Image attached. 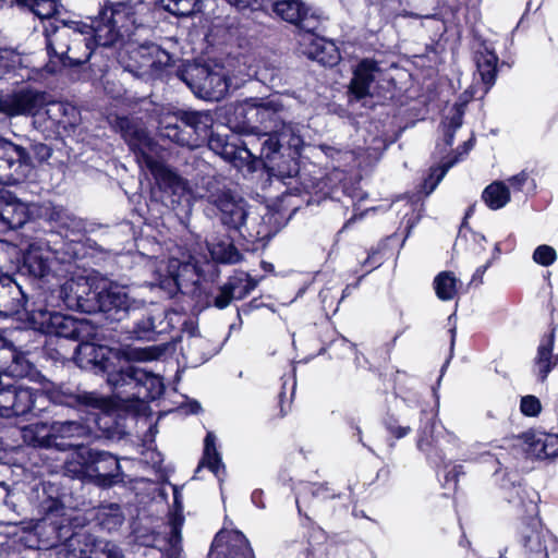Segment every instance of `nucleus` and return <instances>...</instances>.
Returning <instances> with one entry per match:
<instances>
[{
	"instance_id": "1",
	"label": "nucleus",
	"mask_w": 558,
	"mask_h": 558,
	"mask_svg": "<svg viewBox=\"0 0 558 558\" xmlns=\"http://www.w3.org/2000/svg\"><path fill=\"white\" fill-rule=\"evenodd\" d=\"M133 16L129 2L105 0L96 15L81 20H54L44 25L46 50L49 58H58L62 65L70 60L71 34L82 36L89 58L97 48H110L123 38L122 28Z\"/></svg>"
},
{
	"instance_id": "2",
	"label": "nucleus",
	"mask_w": 558,
	"mask_h": 558,
	"mask_svg": "<svg viewBox=\"0 0 558 558\" xmlns=\"http://www.w3.org/2000/svg\"><path fill=\"white\" fill-rule=\"evenodd\" d=\"M280 101L254 98L253 135L259 141L258 161L269 175L293 178L300 171L305 142L299 125L286 122Z\"/></svg>"
},
{
	"instance_id": "3",
	"label": "nucleus",
	"mask_w": 558,
	"mask_h": 558,
	"mask_svg": "<svg viewBox=\"0 0 558 558\" xmlns=\"http://www.w3.org/2000/svg\"><path fill=\"white\" fill-rule=\"evenodd\" d=\"M142 351L130 347H110L88 340L77 344L74 349L73 360L75 364L95 375L106 377L107 384L113 388L117 386L124 366L129 362L144 361Z\"/></svg>"
},
{
	"instance_id": "4",
	"label": "nucleus",
	"mask_w": 558,
	"mask_h": 558,
	"mask_svg": "<svg viewBox=\"0 0 558 558\" xmlns=\"http://www.w3.org/2000/svg\"><path fill=\"white\" fill-rule=\"evenodd\" d=\"M66 471L101 489L123 485L124 473L117 456L88 446H75Z\"/></svg>"
},
{
	"instance_id": "5",
	"label": "nucleus",
	"mask_w": 558,
	"mask_h": 558,
	"mask_svg": "<svg viewBox=\"0 0 558 558\" xmlns=\"http://www.w3.org/2000/svg\"><path fill=\"white\" fill-rule=\"evenodd\" d=\"M28 323L35 330L82 344L97 337V327L86 318L50 311L46 305L34 307L28 312Z\"/></svg>"
},
{
	"instance_id": "6",
	"label": "nucleus",
	"mask_w": 558,
	"mask_h": 558,
	"mask_svg": "<svg viewBox=\"0 0 558 558\" xmlns=\"http://www.w3.org/2000/svg\"><path fill=\"white\" fill-rule=\"evenodd\" d=\"M40 384L41 403L46 408L48 403H52L78 411L98 410L105 416L104 418H111V413L116 409V401L111 397L101 396L96 391L72 389L64 384H54L46 377Z\"/></svg>"
},
{
	"instance_id": "7",
	"label": "nucleus",
	"mask_w": 558,
	"mask_h": 558,
	"mask_svg": "<svg viewBox=\"0 0 558 558\" xmlns=\"http://www.w3.org/2000/svg\"><path fill=\"white\" fill-rule=\"evenodd\" d=\"M3 259L11 264V269L32 279L45 280L51 274L50 258L43 244L33 239L0 240Z\"/></svg>"
},
{
	"instance_id": "8",
	"label": "nucleus",
	"mask_w": 558,
	"mask_h": 558,
	"mask_svg": "<svg viewBox=\"0 0 558 558\" xmlns=\"http://www.w3.org/2000/svg\"><path fill=\"white\" fill-rule=\"evenodd\" d=\"M155 185L154 197L163 206L179 214H185L192 206V191L187 180L161 161H147Z\"/></svg>"
},
{
	"instance_id": "9",
	"label": "nucleus",
	"mask_w": 558,
	"mask_h": 558,
	"mask_svg": "<svg viewBox=\"0 0 558 558\" xmlns=\"http://www.w3.org/2000/svg\"><path fill=\"white\" fill-rule=\"evenodd\" d=\"M518 497L519 521L514 529V539L521 555L523 558H549L538 505L533 500L525 501L519 493Z\"/></svg>"
},
{
	"instance_id": "10",
	"label": "nucleus",
	"mask_w": 558,
	"mask_h": 558,
	"mask_svg": "<svg viewBox=\"0 0 558 558\" xmlns=\"http://www.w3.org/2000/svg\"><path fill=\"white\" fill-rule=\"evenodd\" d=\"M45 410L40 389L23 386L15 380L4 381L0 387V417L39 415Z\"/></svg>"
},
{
	"instance_id": "11",
	"label": "nucleus",
	"mask_w": 558,
	"mask_h": 558,
	"mask_svg": "<svg viewBox=\"0 0 558 558\" xmlns=\"http://www.w3.org/2000/svg\"><path fill=\"white\" fill-rule=\"evenodd\" d=\"M105 277L87 276L72 279L61 286L59 296L66 308L86 314H96L101 299Z\"/></svg>"
},
{
	"instance_id": "12",
	"label": "nucleus",
	"mask_w": 558,
	"mask_h": 558,
	"mask_svg": "<svg viewBox=\"0 0 558 558\" xmlns=\"http://www.w3.org/2000/svg\"><path fill=\"white\" fill-rule=\"evenodd\" d=\"M205 145L238 168H243L248 165L250 159L254 162L257 158L241 136L234 134L227 125H214L205 137Z\"/></svg>"
},
{
	"instance_id": "13",
	"label": "nucleus",
	"mask_w": 558,
	"mask_h": 558,
	"mask_svg": "<svg viewBox=\"0 0 558 558\" xmlns=\"http://www.w3.org/2000/svg\"><path fill=\"white\" fill-rule=\"evenodd\" d=\"M46 104V92L25 85L0 94V114L7 118L35 117Z\"/></svg>"
},
{
	"instance_id": "14",
	"label": "nucleus",
	"mask_w": 558,
	"mask_h": 558,
	"mask_svg": "<svg viewBox=\"0 0 558 558\" xmlns=\"http://www.w3.org/2000/svg\"><path fill=\"white\" fill-rule=\"evenodd\" d=\"M63 547L65 558H123L122 550L113 542L87 532H73Z\"/></svg>"
},
{
	"instance_id": "15",
	"label": "nucleus",
	"mask_w": 558,
	"mask_h": 558,
	"mask_svg": "<svg viewBox=\"0 0 558 558\" xmlns=\"http://www.w3.org/2000/svg\"><path fill=\"white\" fill-rule=\"evenodd\" d=\"M32 167L28 150L13 142L0 138V183L16 184L26 175V169Z\"/></svg>"
},
{
	"instance_id": "16",
	"label": "nucleus",
	"mask_w": 558,
	"mask_h": 558,
	"mask_svg": "<svg viewBox=\"0 0 558 558\" xmlns=\"http://www.w3.org/2000/svg\"><path fill=\"white\" fill-rule=\"evenodd\" d=\"M274 14L311 36H314L320 23L318 12L303 0H275Z\"/></svg>"
},
{
	"instance_id": "17",
	"label": "nucleus",
	"mask_w": 558,
	"mask_h": 558,
	"mask_svg": "<svg viewBox=\"0 0 558 558\" xmlns=\"http://www.w3.org/2000/svg\"><path fill=\"white\" fill-rule=\"evenodd\" d=\"M208 202L219 211V218L228 229L239 231L245 225L248 210L247 203L242 197H236L230 189L209 191Z\"/></svg>"
},
{
	"instance_id": "18",
	"label": "nucleus",
	"mask_w": 558,
	"mask_h": 558,
	"mask_svg": "<svg viewBox=\"0 0 558 558\" xmlns=\"http://www.w3.org/2000/svg\"><path fill=\"white\" fill-rule=\"evenodd\" d=\"M208 558H256L248 538L240 530L221 529L211 542Z\"/></svg>"
},
{
	"instance_id": "19",
	"label": "nucleus",
	"mask_w": 558,
	"mask_h": 558,
	"mask_svg": "<svg viewBox=\"0 0 558 558\" xmlns=\"http://www.w3.org/2000/svg\"><path fill=\"white\" fill-rule=\"evenodd\" d=\"M198 113L199 111L182 109L162 112L158 119V135L182 147L184 144L193 143L192 135L185 136L184 130H190L192 123L197 122Z\"/></svg>"
},
{
	"instance_id": "20",
	"label": "nucleus",
	"mask_w": 558,
	"mask_h": 558,
	"mask_svg": "<svg viewBox=\"0 0 558 558\" xmlns=\"http://www.w3.org/2000/svg\"><path fill=\"white\" fill-rule=\"evenodd\" d=\"M109 123L111 129L121 135L132 153L151 160L148 151L153 149L154 141L144 128L128 116L110 117Z\"/></svg>"
},
{
	"instance_id": "21",
	"label": "nucleus",
	"mask_w": 558,
	"mask_h": 558,
	"mask_svg": "<svg viewBox=\"0 0 558 558\" xmlns=\"http://www.w3.org/2000/svg\"><path fill=\"white\" fill-rule=\"evenodd\" d=\"M129 62L125 69L138 72L145 69L162 70L173 64L172 56L154 43H145L126 51Z\"/></svg>"
},
{
	"instance_id": "22",
	"label": "nucleus",
	"mask_w": 558,
	"mask_h": 558,
	"mask_svg": "<svg viewBox=\"0 0 558 558\" xmlns=\"http://www.w3.org/2000/svg\"><path fill=\"white\" fill-rule=\"evenodd\" d=\"M96 313H102L106 319L120 322L128 316L132 300L124 288L105 278Z\"/></svg>"
},
{
	"instance_id": "23",
	"label": "nucleus",
	"mask_w": 558,
	"mask_h": 558,
	"mask_svg": "<svg viewBox=\"0 0 558 558\" xmlns=\"http://www.w3.org/2000/svg\"><path fill=\"white\" fill-rule=\"evenodd\" d=\"M31 216L28 205L17 198L13 192L0 191V233L23 228Z\"/></svg>"
},
{
	"instance_id": "24",
	"label": "nucleus",
	"mask_w": 558,
	"mask_h": 558,
	"mask_svg": "<svg viewBox=\"0 0 558 558\" xmlns=\"http://www.w3.org/2000/svg\"><path fill=\"white\" fill-rule=\"evenodd\" d=\"M379 73H381V69L377 60L374 58L361 59L353 68L349 94L356 100L368 97L371 87Z\"/></svg>"
},
{
	"instance_id": "25",
	"label": "nucleus",
	"mask_w": 558,
	"mask_h": 558,
	"mask_svg": "<svg viewBox=\"0 0 558 558\" xmlns=\"http://www.w3.org/2000/svg\"><path fill=\"white\" fill-rule=\"evenodd\" d=\"M23 441L33 448L50 449L57 448L64 450L66 448L75 447L71 441L56 442V435L53 433V424L51 422L37 421L31 423L21 429Z\"/></svg>"
},
{
	"instance_id": "26",
	"label": "nucleus",
	"mask_w": 558,
	"mask_h": 558,
	"mask_svg": "<svg viewBox=\"0 0 558 558\" xmlns=\"http://www.w3.org/2000/svg\"><path fill=\"white\" fill-rule=\"evenodd\" d=\"M38 216L62 236L69 238L78 233L82 229V221L70 213L64 206L51 202L43 204L38 209Z\"/></svg>"
},
{
	"instance_id": "27",
	"label": "nucleus",
	"mask_w": 558,
	"mask_h": 558,
	"mask_svg": "<svg viewBox=\"0 0 558 558\" xmlns=\"http://www.w3.org/2000/svg\"><path fill=\"white\" fill-rule=\"evenodd\" d=\"M193 72H196L197 75H202L199 87L205 89L210 97L220 98L228 92L229 78L226 75L214 71L206 64H195L187 69L179 70L178 75L183 82L191 85L186 75Z\"/></svg>"
},
{
	"instance_id": "28",
	"label": "nucleus",
	"mask_w": 558,
	"mask_h": 558,
	"mask_svg": "<svg viewBox=\"0 0 558 558\" xmlns=\"http://www.w3.org/2000/svg\"><path fill=\"white\" fill-rule=\"evenodd\" d=\"M121 374V379L117 383V386H113V393L125 400H136L141 401V393L146 387L147 380L142 376V374H148L149 372L133 364V362H129Z\"/></svg>"
},
{
	"instance_id": "29",
	"label": "nucleus",
	"mask_w": 558,
	"mask_h": 558,
	"mask_svg": "<svg viewBox=\"0 0 558 558\" xmlns=\"http://www.w3.org/2000/svg\"><path fill=\"white\" fill-rule=\"evenodd\" d=\"M556 329L557 327L551 322L548 331L543 335L537 347L534 365L537 368L536 376L541 383H544L547 379L550 372L558 364V354L554 355L553 353L556 339Z\"/></svg>"
},
{
	"instance_id": "30",
	"label": "nucleus",
	"mask_w": 558,
	"mask_h": 558,
	"mask_svg": "<svg viewBox=\"0 0 558 558\" xmlns=\"http://www.w3.org/2000/svg\"><path fill=\"white\" fill-rule=\"evenodd\" d=\"M254 98L245 99L231 106L227 111V126L234 134L253 135Z\"/></svg>"
},
{
	"instance_id": "31",
	"label": "nucleus",
	"mask_w": 558,
	"mask_h": 558,
	"mask_svg": "<svg viewBox=\"0 0 558 558\" xmlns=\"http://www.w3.org/2000/svg\"><path fill=\"white\" fill-rule=\"evenodd\" d=\"M65 494L60 485L54 483L43 484V497L39 500L38 511L46 520L61 518L65 514Z\"/></svg>"
},
{
	"instance_id": "32",
	"label": "nucleus",
	"mask_w": 558,
	"mask_h": 558,
	"mask_svg": "<svg viewBox=\"0 0 558 558\" xmlns=\"http://www.w3.org/2000/svg\"><path fill=\"white\" fill-rule=\"evenodd\" d=\"M303 52L308 59L329 68L337 65L341 59L338 47L319 36L311 37Z\"/></svg>"
},
{
	"instance_id": "33",
	"label": "nucleus",
	"mask_w": 558,
	"mask_h": 558,
	"mask_svg": "<svg viewBox=\"0 0 558 558\" xmlns=\"http://www.w3.org/2000/svg\"><path fill=\"white\" fill-rule=\"evenodd\" d=\"M27 296L20 286H4L0 282V317H10L20 314L22 311L27 313Z\"/></svg>"
},
{
	"instance_id": "34",
	"label": "nucleus",
	"mask_w": 558,
	"mask_h": 558,
	"mask_svg": "<svg viewBox=\"0 0 558 558\" xmlns=\"http://www.w3.org/2000/svg\"><path fill=\"white\" fill-rule=\"evenodd\" d=\"M95 524L102 531H118L125 521L122 506L117 502L100 504L95 508L93 518Z\"/></svg>"
},
{
	"instance_id": "35",
	"label": "nucleus",
	"mask_w": 558,
	"mask_h": 558,
	"mask_svg": "<svg viewBox=\"0 0 558 558\" xmlns=\"http://www.w3.org/2000/svg\"><path fill=\"white\" fill-rule=\"evenodd\" d=\"M209 254L217 264L234 265L242 260L243 255L234 244V240L223 234L217 236L209 246Z\"/></svg>"
},
{
	"instance_id": "36",
	"label": "nucleus",
	"mask_w": 558,
	"mask_h": 558,
	"mask_svg": "<svg viewBox=\"0 0 558 558\" xmlns=\"http://www.w3.org/2000/svg\"><path fill=\"white\" fill-rule=\"evenodd\" d=\"M11 363L4 374L9 381L13 378H29L40 383L45 376L36 368V366L27 359V353L21 349L16 350V354L12 355Z\"/></svg>"
},
{
	"instance_id": "37",
	"label": "nucleus",
	"mask_w": 558,
	"mask_h": 558,
	"mask_svg": "<svg viewBox=\"0 0 558 558\" xmlns=\"http://www.w3.org/2000/svg\"><path fill=\"white\" fill-rule=\"evenodd\" d=\"M498 60L497 53L487 47H484L483 50L477 51L475 54L476 69L482 83L485 85V93H487L496 82Z\"/></svg>"
},
{
	"instance_id": "38",
	"label": "nucleus",
	"mask_w": 558,
	"mask_h": 558,
	"mask_svg": "<svg viewBox=\"0 0 558 558\" xmlns=\"http://www.w3.org/2000/svg\"><path fill=\"white\" fill-rule=\"evenodd\" d=\"M203 468L208 469L218 478L220 477V473H226V466L216 448V437L211 432H208L205 436L203 456L198 462L196 472Z\"/></svg>"
},
{
	"instance_id": "39",
	"label": "nucleus",
	"mask_w": 558,
	"mask_h": 558,
	"mask_svg": "<svg viewBox=\"0 0 558 558\" xmlns=\"http://www.w3.org/2000/svg\"><path fill=\"white\" fill-rule=\"evenodd\" d=\"M460 286L461 281L450 270L438 272L433 280L435 294L444 302L453 300L458 294Z\"/></svg>"
},
{
	"instance_id": "40",
	"label": "nucleus",
	"mask_w": 558,
	"mask_h": 558,
	"mask_svg": "<svg viewBox=\"0 0 558 558\" xmlns=\"http://www.w3.org/2000/svg\"><path fill=\"white\" fill-rule=\"evenodd\" d=\"M482 199L489 209H501L511 199L510 190L505 182L494 181L483 190Z\"/></svg>"
},
{
	"instance_id": "41",
	"label": "nucleus",
	"mask_w": 558,
	"mask_h": 558,
	"mask_svg": "<svg viewBox=\"0 0 558 558\" xmlns=\"http://www.w3.org/2000/svg\"><path fill=\"white\" fill-rule=\"evenodd\" d=\"M10 4L28 10L39 19L49 21L59 13L60 5L58 0H11Z\"/></svg>"
},
{
	"instance_id": "42",
	"label": "nucleus",
	"mask_w": 558,
	"mask_h": 558,
	"mask_svg": "<svg viewBox=\"0 0 558 558\" xmlns=\"http://www.w3.org/2000/svg\"><path fill=\"white\" fill-rule=\"evenodd\" d=\"M260 279H263V277L256 279L246 271L234 270L233 275L228 278L226 284L234 294L235 300H242L257 287Z\"/></svg>"
},
{
	"instance_id": "43",
	"label": "nucleus",
	"mask_w": 558,
	"mask_h": 558,
	"mask_svg": "<svg viewBox=\"0 0 558 558\" xmlns=\"http://www.w3.org/2000/svg\"><path fill=\"white\" fill-rule=\"evenodd\" d=\"M420 425L417 427L416 447H424L427 442L434 441L438 437L435 435L437 412L433 409H422L420 411Z\"/></svg>"
},
{
	"instance_id": "44",
	"label": "nucleus",
	"mask_w": 558,
	"mask_h": 558,
	"mask_svg": "<svg viewBox=\"0 0 558 558\" xmlns=\"http://www.w3.org/2000/svg\"><path fill=\"white\" fill-rule=\"evenodd\" d=\"M197 122L192 123L190 130H184L185 136L192 135L193 143L184 144L185 147L196 148L205 145V137L214 126V118L209 112L199 111Z\"/></svg>"
},
{
	"instance_id": "45",
	"label": "nucleus",
	"mask_w": 558,
	"mask_h": 558,
	"mask_svg": "<svg viewBox=\"0 0 558 558\" xmlns=\"http://www.w3.org/2000/svg\"><path fill=\"white\" fill-rule=\"evenodd\" d=\"M165 11L179 17L192 16L202 11V0H154Z\"/></svg>"
},
{
	"instance_id": "46",
	"label": "nucleus",
	"mask_w": 558,
	"mask_h": 558,
	"mask_svg": "<svg viewBox=\"0 0 558 558\" xmlns=\"http://www.w3.org/2000/svg\"><path fill=\"white\" fill-rule=\"evenodd\" d=\"M463 105L456 104L452 109V114L441 121L445 147H451L453 145L456 133L463 124Z\"/></svg>"
},
{
	"instance_id": "47",
	"label": "nucleus",
	"mask_w": 558,
	"mask_h": 558,
	"mask_svg": "<svg viewBox=\"0 0 558 558\" xmlns=\"http://www.w3.org/2000/svg\"><path fill=\"white\" fill-rule=\"evenodd\" d=\"M389 239L387 236L379 241L376 246H372L367 252L366 258L361 262V267L366 274L372 272L384 264Z\"/></svg>"
},
{
	"instance_id": "48",
	"label": "nucleus",
	"mask_w": 558,
	"mask_h": 558,
	"mask_svg": "<svg viewBox=\"0 0 558 558\" xmlns=\"http://www.w3.org/2000/svg\"><path fill=\"white\" fill-rule=\"evenodd\" d=\"M142 376L147 380L146 387L141 393V401L151 402L159 399L165 392V384L161 376L156 375L151 372L148 374H142Z\"/></svg>"
},
{
	"instance_id": "49",
	"label": "nucleus",
	"mask_w": 558,
	"mask_h": 558,
	"mask_svg": "<svg viewBox=\"0 0 558 558\" xmlns=\"http://www.w3.org/2000/svg\"><path fill=\"white\" fill-rule=\"evenodd\" d=\"M457 163V158L453 159H442L441 163L437 167L430 168V173L427 178L424 179L422 187L424 189L426 194H430L446 173Z\"/></svg>"
},
{
	"instance_id": "50",
	"label": "nucleus",
	"mask_w": 558,
	"mask_h": 558,
	"mask_svg": "<svg viewBox=\"0 0 558 558\" xmlns=\"http://www.w3.org/2000/svg\"><path fill=\"white\" fill-rule=\"evenodd\" d=\"M132 338L143 341H156L159 332L155 328V319L153 316H146L134 323L130 331Z\"/></svg>"
},
{
	"instance_id": "51",
	"label": "nucleus",
	"mask_w": 558,
	"mask_h": 558,
	"mask_svg": "<svg viewBox=\"0 0 558 558\" xmlns=\"http://www.w3.org/2000/svg\"><path fill=\"white\" fill-rule=\"evenodd\" d=\"M420 452H422L427 461V463L433 468H439L445 464L446 453L439 444V439H435L434 441L427 442L424 447H416Z\"/></svg>"
},
{
	"instance_id": "52",
	"label": "nucleus",
	"mask_w": 558,
	"mask_h": 558,
	"mask_svg": "<svg viewBox=\"0 0 558 558\" xmlns=\"http://www.w3.org/2000/svg\"><path fill=\"white\" fill-rule=\"evenodd\" d=\"M56 442L70 441L74 436L80 435L82 425L75 421H52Z\"/></svg>"
},
{
	"instance_id": "53",
	"label": "nucleus",
	"mask_w": 558,
	"mask_h": 558,
	"mask_svg": "<svg viewBox=\"0 0 558 558\" xmlns=\"http://www.w3.org/2000/svg\"><path fill=\"white\" fill-rule=\"evenodd\" d=\"M381 423L386 432L393 439L404 438L412 432L411 426L401 425L399 418L391 412H387L385 414Z\"/></svg>"
},
{
	"instance_id": "54",
	"label": "nucleus",
	"mask_w": 558,
	"mask_h": 558,
	"mask_svg": "<svg viewBox=\"0 0 558 558\" xmlns=\"http://www.w3.org/2000/svg\"><path fill=\"white\" fill-rule=\"evenodd\" d=\"M519 439L522 440L524 451L529 457H534L535 459L543 460V451L541 450V433L536 434L532 430L525 432L519 436Z\"/></svg>"
},
{
	"instance_id": "55",
	"label": "nucleus",
	"mask_w": 558,
	"mask_h": 558,
	"mask_svg": "<svg viewBox=\"0 0 558 558\" xmlns=\"http://www.w3.org/2000/svg\"><path fill=\"white\" fill-rule=\"evenodd\" d=\"M22 64L21 54L11 48L0 47V69L4 73L15 71Z\"/></svg>"
},
{
	"instance_id": "56",
	"label": "nucleus",
	"mask_w": 558,
	"mask_h": 558,
	"mask_svg": "<svg viewBox=\"0 0 558 558\" xmlns=\"http://www.w3.org/2000/svg\"><path fill=\"white\" fill-rule=\"evenodd\" d=\"M19 348L0 332V373L5 374L12 355L16 354Z\"/></svg>"
},
{
	"instance_id": "57",
	"label": "nucleus",
	"mask_w": 558,
	"mask_h": 558,
	"mask_svg": "<svg viewBox=\"0 0 558 558\" xmlns=\"http://www.w3.org/2000/svg\"><path fill=\"white\" fill-rule=\"evenodd\" d=\"M532 258L537 265L548 267L556 262L557 253L553 246L542 244L534 250Z\"/></svg>"
},
{
	"instance_id": "58",
	"label": "nucleus",
	"mask_w": 558,
	"mask_h": 558,
	"mask_svg": "<svg viewBox=\"0 0 558 558\" xmlns=\"http://www.w3.org/2000/svg\"><path fill=\"white\" fill-rule=\"evenodd\" d=\"M542 444L541 450L543 451V460L554 459L558 457V434L541 433Z\"/></svg>"
},
{
	"instance_id": "59",
	"label": "nucleus",
	"mask_w": 558,
	"mask_h": 558,
	"mask_svg": "<svg viewBox=\"0 0 558 558\" xmlns=\"http://www.w3.org/2000/svg\"><path fill=\"white\" fill-rule=\"evenodd\" d=\"M464 466L462 464H454L449 469L444 476L442 487L451 493H456L459 488V478L464 475Z\"/></svg>"
},
{
	"instance_id": "60",
	"label": "nucleus",
	"mask_w": 558,
	"mask_h": 558,
	"mask_svg": "<svg viewBox=\"0 0 558 558\" xmlns=\"http://www.w3.org/2000/svg\"><path fill=\"white\" fill-rule=\"evenodd\" d=\"M520 411L524 416L535 417L542 411V403L539 399L533 395H527L521 398Z\"/></svg>"
},
{
	"instance_id": "61",
	"label": "nucleus",
	"mask_w": 558,
	"mask_h": 558,
	"mask_svg": "<svg viewBox=\"0 0 558 558\" xmlns=\"http://www.w3.org/2000/svg\"><path fill=\"white\" fill-rule=\"evenodd\" d=\"M234 299V294L231 292L229 287L225 283L223 286L219 287V291L217 295L214 298L213 305L216 308L223 310L230 305Z\"/></svg>"
},
{
	"instance_id": "62",
	"label": "nucleus",
	"mask_w": 558,
	"mask_h": 558,
	"mask_svg": "<svg viewBox=\"0 0 558 558\" xmlns=\"http://www.w3.org/2000/svg\"><path fill=\"white\" fill-rule=\"evenodd\" d=\"M475 145V138L472 136L468 141H464L462 144H460L454 154L447 156L445 159H453L457 158V162L461 160V158L469 154V151L474 147Z\"/></svg>"
},
{
	"instance_id": "63",
	"label": "nucleus",
	"mask_w": 558,
	"mask_h": 558,
	"mask_svg": "<svg viewBox=\"0 0 558 558\" xmlns=\"http://www.w3.org/2000/svg\"><path fill=\"white\" fill-rule=\"evenodd\" d=\"M313 495L323 500L340 498V494L336 493L332 488H330L327 483L319 484L313 490Z\"/></svg>"
},
{
	"instance_id": "64",
	"label": "nucleus",
	"mask_w": 558,
	"mask_h": 558,
	"mask_svg": "<svg viewBox=\"0 0 558 558\" xmlns=\"http://www.w3.org/2000/svg\"><path fill=\"white\" fill-rule=\"evenodd\" d=\"M264 305L263 301L260 298H254L252 299L250 302H246V303H243L239 308H238V315L241 316L242 314L243 315H250L251 313H253L255 310H258L262 306Z\"/></svg>"
}]
</instances>
